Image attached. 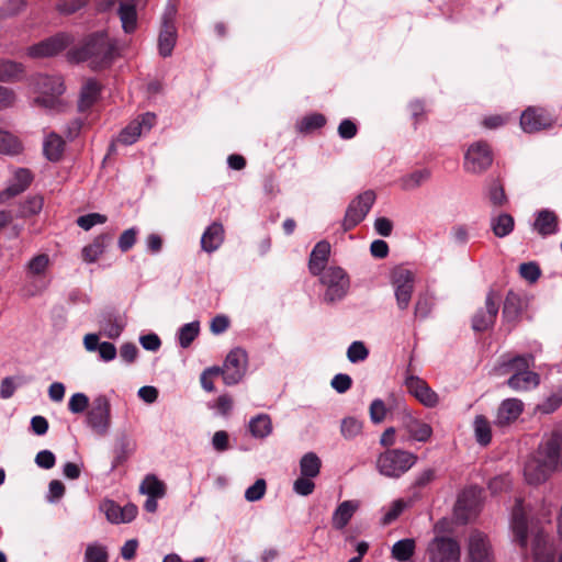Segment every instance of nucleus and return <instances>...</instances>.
<instances>
[{
  "mask_svg": "<svg viewBox=\"0 0 562 562\" xmlns=\"http://www.w3.org/2000/svg\"><path fill=\"white\" fill-rule=\"evenodd\" d=\"M119 56L117 42L105 32H95L88 35L80 46L68 52L70 60L85 61L92 69L108 68Z\"/></svg>",
  "mask_w": 562,
  "mask_h": 562,
  "instance_id": "1",
  "label": "nucleus"
},
{
  "mask_svg": "<svg viewBox=\"0 0 562 562\" xmlns=\"http://www.w3.org/2000/svg\"><path fill=\"white\" fill-rule=\"evenodd\" d=\"M510 527L514 539L526 548L529 533L532 536L533 562H554V547L550 537L542 529H530L522 499H516L512 512Z\"/></svg>",
  "mask_w": 562,
  "mask_h": 562,
  "instance_id": "2",
  "label": "nucleus"
},
{
  "mask_svg": "<svg viewBox=\"0 0 562 562\" xmlns=\"http://www.w3.org/2000/svg\"><path fill=\"white\" fill-rule=\"evenodd\" d=\"M34 91L38 95L34 104L46 110H55L61 103L60 95L65 91L64 80L60 76L37 75L33 78Z\"/></svg>",
  "mask_w": 562,
  "mask_h": 562,
  "instance_id": "3",
  "label": "nucleus"
},
{
  "mask_svg": "<svg viewBox=\"0 0 562 562\" xmlns=\"http://www.w3.org/2000/svg\"><path fill=\"white\" fill-rule=\"evenodd\" d=\"M416 460L412 452L401 449L386 450L379 456L376 469L384 476L400 477L416 463Z\"/></svg>",
  "mask_w": 562,
  "mask_h": 562,
  "instance_id": "4",
  "label": "nucleus"
},
{
  "mask_svg": "<svg viewBox=\"0 0 562 562\" xmlns=\"http://www.w3.org/2000/svg\"><path fill=\"white\" fill-rule=\"evenodd\" d=\"M319 281L325 288L323 301L333 304L341 301L348 293L350 280L347 272L336 266H330L319 274Z\"/></svg>",
  "mask_w": 562,
  "mask_h": 562,
  "instance_id": "5",
  "label": "nucleus"
},
{
  "mask_svg": "<svg viewBox=\"0 0 562 562\" xmlns=\"http://www.w3.org/2000/svg\"><path fill=\"white\" fill-rule=\"evenodd\" d=\"M86 423L93 432L100 436L108 434L111 427V403L106 395L100 394L93 398Z\"/></svg>",
  "mask_w": 562,
  "mask_h": 562,
  "instance_id": "6",
  "label": "nucleus"
},
{
  "mask_svg": "<svg viewBox=\"0 0 562 562\" xmlns=\"http://www.w3.org/2000/svg\"><path fill=\"white\" fill-rule=\"evenodd\" d=\"M493 153L487 143L479 140L469 146L464 154L463 168L467 172L481 175L493 164Z\"/></svg>",
  "mask_w": 562,
  "mask_h": 562,
  "instance_id": "7",
  "label": "nucleus"
},
{
  "mask_svg": "<svg viewBox=\"0 0 562 562\" xmlns=\"http://www.w3.org/2000/svg\"><path fill=\"white\" fill-rule=\"evenodd\" d=\"M375 201V193L372 190L364 191L355 198L348 205L342 220V229L348 232L361 223L370 212Z\"/></svg>",
  "mask_w": 562,
  "mask_h": 562,
  "instance_id": "8",
  "label": "nucleus"
},
{
  "mask_svg": "<svg viewBox=\"0 0 562 562\" xmlns=\"http://www.w3.org/2000/svg\"><path fill=\"white\" fill-rule=\"evenodd\" d=\"M533 454L554 472L559 471L562 467V432L544 436Z\"/></svg>",
  "mask_w": 562,
  "mask_h": 562,
  "instance_id": "9",
  "label": "nucleus"
},
{
  "mask_svg": "<svg viewBox=\"0 0 562 562\" xmlns=\"http://www.w3.org/2000/svg\"><path fill=\"white\" fill-rule=\"evenodd\" d=\"M391 283L394 288L397 307L401 311L407 310L414 291L413 272L406 268L396 267L392 271Z\"/></svg>",
  "mask_w": 562,
  "mask_h": 562,
  "instance_id": "10",
  "label": "nucleus"
},
{
  "mask_svg": "<svg viewBox=\"0 0 562 562\" xmlns=\"http://www.w3.org/2000/svg\"><path fill=\"white\" fill-rule=\"evenodd\" d=\"M247 368V353L240 348H235L227 355L220 375L226 385L237 384L244 376Z\"/></svg>",
  "mask_w": 562,
  "mask_h": 562,
  "instance_id": "11",
  "label": "nucleus"
},
{
  "mask_svg": "<svg viewBox=\"0 0 562 562\" xmlns=\"http://www.w3.org/2000/svg\"><path fill=\"white\" fill-rule=\"evenodd\" d=\"M429 562H459V543L449 537H436L428 544Z\"/></svg>",
  "mask_w": 562,
  "mask_h": 562,
  "instance_id": "12",
  "label": "nucleus"
},
{
  "mask_svg": "<svg viewBox=\"0 0 562 562\" xmlns=\"http://www.w3.org/2000/svg\"><path fill=\"white\" fill-rule=\"evenodd\" d=\"M501 295L494 290L488 291L485 297L484 308L477 310L472 318V328L475 331L487 330L494 325L498 314Z\"/></svg>",
  "mask_w": 562,
  "mask_h": 562,
  "instance_id": "13",
  "label": "nucleus"
},
{
  "mask_svg": "<svg viewBox=\"0 0 562 562\" xmlns=\"http://www.w3.org/2000/svg\"><path fill=\"white\" fill-rule=\"evenodd\" d=\"M71 42L66 33H58L27 48V55L32 58L52 57L64 50Z\"/></svg>",
  "mask_w": 562,
  "mask_h": 562,
  "instance_id": "14",
  "label": "nucleus"
},
{
  "mask_svg": "<svg viewBox=\"0 0 562 562\" xmlns=\"http://www.w3.org/2000/svg\"><path fill=\"white\" fill-rule=\"evenodd\" d=\"M155 123L156 115L147 112L133 120L125 128H123L119 134L116 142L123 145H132L140 135L149 132Z\"/></svg>",
  "mask_w": 562,
  "mask_h": 562,
  "instance_id": "15",
  "label": "nucleus"
},
{
  "mask_svg": "<svg viewBox=\"0 0 562 562\" xmlns=\"http://www.w3.org/2000/svg\"><path fill=\"white\" fill-rule=\"evenodd\" d=\"M553 125V117L540 108L529 106L520 115V126L529 134L551 128Z\"/></svg>",
  "mask_w": 562,
  "mask_h": 562,
  "instance_id": "16",
  "label": "nucleus"
},
{
  "mask_svg": "<svg viewBox=\"0 0 562 562\" xmlns=\"http://www.w3.org/2000/svg\"><path fill=\"white\" fill-rule=\"evenodd\" d=\"M481 490L477 487H469L464 490L458 497L454 506V515L458 520L467 522L476 515L480 507Z\"/></svg>",
  "mask_w": 562,
  "mask_h": 562,
  "instance_id": "17",
  "label": "nucleus"
},
{
  "mask_svg": "<svg viewBox=\"0 0 562 562\" xmlns=\"http://www.w3.org/2000/svg\"><path fill=\"white\" fill-rule=\"evenodd\" d=\"M468 561L494 562L491 543L484 533L480 531L471 532L468 543Z\"/></svg>",
  "mask_w": 562,
  "mask_h": 562,
  "instance_id": "18",
  "label": "nucleus"
},
{
  "mask_svg": "<svg viewBox=\"0 0 562 562\" xmlns=\"http://www.w3.org/2000/svg\"><path fill=\"white\" fill-rule=\"evenodd\" d=\"M408 392L414 395L422 404L427 407H435L439 397L435 391H432L429 385L418 376L408 375L404 382Z\"/></svg>",
  "mask_w": 562,
  "mask_h": 562,
  "instance_id": "19",
  "label": "nucleus"
},
{
  "mask_svg": "<svg viewBox=\"0 0 562 562\" xmlns=\"http://www.w3.org/2000/svg\"><path fill=\"white\" fill-rule=\"evenodd\" d=\"M553 473L555 472L535 454L528 458L524 467L525 480L530 485L544 483Z\"/></svg>",
  "mask_w": 562,
  "mask_h": 562,
  "instance_id": "20",
  "label": "nucleus"
},
{
  "mask_svg": "<svg viewBox=\"0 0 562 562\" xmlns=\"http://www.w3.org/2000/svg\"><path fill=\"white\" fill-rule=\"evenodd\" d=\"M524 403L518 398H506L498 406L494 425L497 427H506L514 423L522 413Z\"/></svg>",
  "mask_w": 562,
  "mask_h": 562,
  "instance_id": "21",
  "label": "nucleus"
},
{
  "mask_svg": "<svg viewBox=\"0 0 562 562\" xmlns=\"http://www.w3.org/2000/svg\"><path fill=\"white\" fill-rule=\"evenodd\" d=\"M102 509L105 513L106 519L112 524H126L131 522L137 515V507L128 503L121 507L113 501L104 502Z\"/></svg>",
  "mask_w": 562,
  "mask_h": 562,
  "instance_id": "22",
  "label": "nucleus"
},
{
  "mask_svg": "<svg viewBox=\"0 0 562 562\" xmlns=\"http://www.w3.org/2000/svg\"><path fill=\"white\" fill-rule=\"evenodd\" d=\"M402 428L413 440L420 442H426L432 435L431 426L414 417L411 413L403 414Z\"/></svg>",
  "mask_w": 562,
  "mask_h": 562,
  "instance_id": "23",
  "label": "nucleus"
},
{
  "mask_svg": "<svg viewBox=\"0 0 562 562\" xmlns=\"http://www.w3.org/2000/svg\"><path fill=\"white\" fill-rule=\"evenodd\" d=\"M137 4L138 0H120L119 2L117 14L126 34H131L137 29Z\"/></svg>",
  "mask_w": 562,
  "mask_h": 562,
  "instance_id": "24",
  "label": "nucleus"
},
{
  "mask_svg": "<svg viewBox=\"0 0 562 562\" xmlns=\"http://www.w3.org/2000/svg\"><path fill=\"white\" fill-rule=\"evenodd\" d=\"M169 14L172 15V12H170ZM176 38H177V32H176V26L172 22V18L171 16L168 18L166 14L164 18L162 26H161L159 37H158L159 54L162 57H168L171 55L172 49L176 44Z\"/></svg>",
  "mask_w": 562,
  "mask_h": 562,
  "instance_id": "25",
  "label": "nucleus"
},
{
  "mask_svg": "<svg viewBox=\"0 0 562 562\" xmlns=\"http://www.w3.org/2000/svg\"><path fill=\"white\" fill-rule=\"evenodd\" d=\"M33 180L29 169L19 168L14 171L13 178L9 187L1 192L0 199L5 201L25 191Z\"/></svg>",
  "mask_w": 562,
  "mask_h": 562,
  "instance_id": "26",
  "label": "nucleus"
},
{
  "mask_svg": "<svg viewBox=\"0 0 562 562\" xmlns=\"http://www.w3.org/2000/svg\"><path fill=\"white\" fill-rule=\"evenodd\" d=\"M224 235L223 225L218 222H213L202 234L201 248L209 254L214 252L223 244Z\"/></svg>",
  "mask_w": 562,
  "mask_h": 562,
  "instance_id": "27",
  "label": "nucleus"
},
{
  "mask_svg": "<svg viewBox=\"0 0 562 562\" xmlns=\"http://www.w3.org/2000/svg\"><path fill=\"white\" fill-rule=\"evenodd\" d=\"M330 254V245L329 243L322 240L318 241L315 247L313 248L310 261H308V269L312 274L319 276L321 273L326 270V263L328 261V257Z\"/></svg>",
  "mask_w": 562,
  "mask_h": 562,
  "instance_id": "28",
  "label": "nucleus"
},
{
  "mask_svg": "<svg viewBox=\"0 0 562 562\" xmlns=\"http://www.w3.org/2000/svg\"><path fill=\"white\" fill-rule=\"evenodd\" d=\"M539 383V374L530 370L515 372L507 380V385L516 392H526L532 390L537 387Z\"/></svg>",
  "mask_w": 562,
  "mask_h": 562,
  "instance_id": "29",
  "label": "nucleus"
},
{
  "mask_svg": "<svg viewBox=\"0 0 562 562\" xmlns=\"http://www.w3.org/2000/svg\"><path fill=\"white\" fill-rule=\"evenodd\" d=\"M533 229L541 236L555 234L558 232V216L553 211L541 210L536 213Z\"/></svg>",
  "mask_w": 562,
  "mask_h": 562,
  "instance_id": "30",
  "label": "nucleus"
},
{
  "mask_svg": "<svg viewBox=\"0 0 562 562\" xmlns=\"http://www.w3.org/2000/svg\"><path fill=\"white\" fill-rule=\"evenodd\" d=\"M533 363L532 355H522L516 356L513 358H504L502 362L495 368L496 372L499 375L508 374L510 372H521L529 370L530 366Z\"/></svg>",
  "mask_w": 562,
  "mask_h": 562,
  "instance_id": "31",
  "label": "nucleus"
},
{
  "mask_svg": "<svg viewBox=\"0 0 562 562\" xmlns=\"http://www.w3.org/2000/svg\"><path fill=\"white\" fill-rule=\"evenodd\" d=\"M359 508L358 501H345L333 513L331 524L337 530L344 529Z\"/></svg>",
  "mask_w": 562,
  "mask_h": 562,
  "instance_id": "32",
  "label": "nucleus"
},
{
  "mask_svg": "<svg viewBox=\"0 0 562 562\" xmlns=\"http://www.w3.org/2000/svg\"><path fill=\"white\" fill-rule=\"evenodd\" d=\"M65 149V140L58 134L52 132L43 140V153L49 161H58Z\"/></svg>",
  "mask_w": 562,
  "mask_h": 562,
  "instance_id": "33",
  "label": "nucleus"
},
{
  "mask_svg": "<svg viewBox=\"0 0 562 562\" xmlns=\"http://www.w3.org/2000/svg\"><path fill=\"white\" fill-rule=\"evenodd\" d=\"M25 68L23 64L0 58V82H13L23 78Z\"/></svg>",
  "mask_w": 562,
  "mask_h": 562,
  "instance_id": "34",
  "label": "nucleus"
},
{
  "mask_svg": "<svg viewBox=\"0 0 562 562\" xmlns=\"http://www.w3.org/2000/svg\"><path fill=\"white\" fill-rule=\"evenodd\" d=\"M490 226L496 237L504 238L514 231L515 220L508 213H499L491 217Z\"/></svg>",
  "mask_w": 562,
  "mask_h": 562,
  "instance_id": "35",
  "label": "nucleus"
},
{
  "mask_svg": "<svg viewBox=\"0 0 562 562\" xmlns=\"http://www.w3.org/2000/svg\"><path fill=\"white\" fill-rule=\"evenodd\" d=\"M101 87L94 79H88L81 87L79 98V110L85 111L89 109L99 98Z\"/></svg>",
  "mask_w": 562,
  "mask_h": 562,
  "instance_id": "36",
  "label": "nucleus"
},
{
  "mask_svg": "<svg viewBox=\"0 0 562 562\" xmlns=\"http://www.w3.org/2000/svg\"><path fill=\"white\" fill-rule=\"evenodd\" d=\"M111 241V236L108 234L99 235L93 239V241L89 245H87L82 249V257L85 261L87 262H94L97 261L102 254L104 252L106 246Z\"/></svg>",
  "mask_w": 562,
  "mask_h": 562,
  "instance_id": "37",
  "label": "nucleus"
},
{
  "mask_svg": "<svg viewBox=\"0 0 562 562\" xmlns=\"http://www.w3.org/2000/svg\"><path fill=\"white\" fill-rule=\"evenodd\" d=\"M249 431L252 437L263 439L272 432L271 418L267 414H259L249 422Z\"/></svg>",
  "mask_w": 562,
  "mask_h": 562,
  "instance_id": "38",
  "label": "nucleus"
},
{
  "mask_svg": "<svg viewBox=\"0 0 562 562\" xmlns=\"http://www.w3.org/2000/svg\"><path fill=\"white\" fill-rule=\"evenodd\" d=\"M415 548V540L412 538L398 540L391 549L392 558L400 562L408 561L414 555Z\"/></svg>",
  "mask_w": 562,
  "mask_h": 562,
  "instance_id": "39",
  "label": "nucleus"
},
{
  "mask_svg": "<svg viewBox=\"0 0 562 562\" xmlns=\"http://www.w3.org/2000/svg\"><path fill=\"white\" fill-rule=\"evenodd\" d=\"M322 461L314 452L305 453L300 460V472L303 476L316 477L321 472Z\"/></svg>",
  "mask_w": 562,
  "mask_h": 562,
  "instance_id": "40",
  "label": "nucleus"
},
{
  "mask_svg": "<svg viewBox=\"0 0 562 562\" xmlns=\"http://www.w3.org/2000/svg\"><path fill=\"white\" fill-rule=\"evenodd\" d=\"M474 436L481 446H487L492 439L491 424L483 415H477L473 422Z\"/></svg>",
  "mask_w": 562,
  "mask_h": 562,
  "instance_id": "41",
  "label": "nucleus"
},
{
  "mask_svg": "<svg viewBox=\"0 0 562 562\" xmlns=\"http://www.w3.org/2000/svg\"><path fill=\"white\" fill-rule=\"evenodd\" d=\"M125 327L124 321L119 316L109 315L101 321V329L104 336L111 339L117 338Z\"/></svg>",
  "mask_w": 562,
  "mask_h": 562,
  "instance_id": "42",
  "label": "nucleus"
},
{
  "mask_svg": "<svg viewBox=\"0 0 562 562\" xmlns=\"http://www.w3.org/2000/svg\"><path fill=\"white\" fill-rule=\"evenodd\" d=\"M142 494L154 497H164L166 486L155 475H147L139 486Z\"/></svg>",
  "mask_w": 562,
  "mask_h": 562,
  "instance_id": "43",
  "label": "nucleus"
},
{
  "mask_svg": "<svg viewBox=\"0 0 562 562\" xmlns=\"http://www.w3.org/2000/svg\"><path fill=\"white\" fill-rule=\"evenodd\" d=\"M429 178L430 171L428 169L416 170L401 179V187L405 191H411L420 187Z\"/></svg>",
  "mask_w": 562,
  "mask_h": 562,
  "instance_id": "44",
  "label": "nucleus"
},
{
  "mask_svg": "<svg viewBox=\"0 0 562 562\" xmlns=\"http://www.w3.org/2000/svg\"><path fill=\"white\" fill-rule=\"evenodd\" d=\"M200 333L199 322H191L181 326L178 330L179 345L182 348H188Z\"/></svg>",
  "mask_w": 562,
  "mask_h": 562,
  "instance_id": "45",
  "label": "nucleus"
},
{
  "mask_svg": "<svg viewBox=\"0 0 562 562\" xmlns=\"http://www.w3.org/2000/svg\"><path fill=\"white\" fill-rule=\"evenodd\" d=\"M22 150L20 140L11 133L0 130V153L15 155Z\"/></svg>",
  "mask_w": 562,
  "mask_h": 562,
  "instance_id": "46",
  "label": "nucleus"
},
{
  "mask_svg": "<svg viewBox=\"0 0 562 562\" xmlns=\"http://www.w3.org/2000/svg\"><path fill=\"white\" fill-rule=\"evenodd\" d=\"M26 8V0H4L0 4V19H9L20 14Z\"/></svg>",
  "mask_w": 562,
  "mask_h": 562,
  "instance_id": "47",
  "label": "nucleus"
},
{
  "mask_svg": "<svg viewBox=\"0 0 562 562\" xmlns=\"http://www.w3.org/2000/svg\"><path fill=\"white\" fill-rule=\"evenodd\" d=\"M106 548L99 543H90L86 548L85 562H108Z\"/></svg>",
  "mask_w": 562,
  "mask_h": 562,
  "instance_id": "48",
  "label": "nucleus"
},
{
  "mask_svg": "<svg viewBox=\"0 0 562 562\" xmlns=\"http://www.w3.org/2000/svg\"><path fill=\"white\" fill-rule=\"evenodd\" d=\"M340 431L344 438L352 439L361 434L362 423L355 417H346L341 420Z\"/></svg>",
  "mask_w": 562,
  "mask_h": 562,
  "instance_id": "49",
  "label": "nucleus"
},
{
  "mask_svg": "<svg viewBox=\"0 0 562 562\" xmlns=\"http://www.w3.org/2000/svg\"><path fill=\"white\" fill-rule=\"evenodd\" d=\"M407 507V503L403 499L394 501L389 507L384 508V515L382 517L383 525H390L396 520L400 515Z\"/></svg>",
  "mask_w": 562,
  "mask_h": 562,
  "instance_id": "50",
  "label": "nucleus"
},
{
  "mask_svg": "<svg viewBox=\"0 0 562 562\" xmlns=\"http://www.w3.org/2000/svg\"><path fill=\"white\" fill-rule=\"evenodd\" d=\"M369 356V350L362 341H353L347 349V358L351 363L364 361Z\"/></svg>",
  "mask_w": 562,
  "mask_h": 562,
  "instance_id": "51",
  "label": "nucleus"
},
{
  "mask_svg": "<svg viewBox=\"0 0 562 562\" xmlns=\"http://www.w3.org/2000/svg\"><path fill=\"white\" fill-rule=\"evenodd\" d=\"M50 263L49 256L40 254L33 257L27 263V270L33 276H42Z\"/></svg>",
  "mask_w": 562,
  "mask_h": 562,
  "instance_id": "52",
  "label": "nucleus"
},
{
  "mask_svg": "<svg viewBox=\"0 0 562 562\" xmlns=\"http://www.w3.org/2000/svg\"><path fill=\"white\" fill-rule=\"evenodd\" d=\"M325 123V116L323 114L315 113L303 117L299 123L297 128L300 132H311L313 130L321 128Z\"/></svg>",
  "mask_w": 562,
  "mask_h": 562,
  "instance_id": "53",
  "label": "nucleus"
},
{
  "mask_svg": "<svg viewBox=\"0 0 562 562\" xmlns=\"http://www.w3.org/2000/svg\"><path fill=\"white\" fill-rule=\"evenodd\" d=\"M89 0H57L56 10L65 15L74 14L88 4Z\"/></svg>",
  "mask_w": 562,
  "mask_h": 562,
  "instance_id": "54",
  "label": "nucleus"
},
{
  "mask_svg": "<svg viewBox=\"0 0 562 562\" xmlns=\"http://www.w3.org/2000/svg\"><path fill=\"white\" fill-rule=\"evenodd\" d=\"M89 407V397L85 393H75L68 402V409L72 414H81Z\"/></svg>",
  "mask_w": 562,
  "mask_h": 562,
  "instance_id": "55",
  "label": "nucleus"
},
{
  "mask_svg": "<svg viewBox=\"0 0 562 562\" xmlns=\"http://www.w3.org/2000/svg\"><path fill=\"white\" fill-rule=\"evenodd\" d=\"M106 216L100 213H89L77 218V224L85 231L91 229L95 225L104 224Z\"/></svg>",
  "mask_w": 562,
  "mask_h": 562,
  "instance_id": "56",
  "label": "nucleus"
},
{
  "mask_svg": "<svg viewBox=\"0 0 562 562\" xmlns=\"http://www.w3.org/2000/svg\"><path fill=\"white\" fill-rule=\"evenodd\" d=\"M488 199L494 206H503L507 203L504 188L498 181H494L490 187Z\"/></svg>",
  "mask_w": 562,
  "mask_h": 562,
  "instance_id": "57",
  "label": "nucleus"
},
{
  "mask_svg": "<svg viewBox=\"0 0 562 562\" xmlns=\"http://www.w3.org/2000/svg\"><path fill=\"white\" fill-rule=\"evenodd\" d=\"M562 405V389L547 397L539 406L541 413L550 414Z\"/></svg>",
  "mask_w": 562,
  "mask_h": 562,
  "instance_id": "58",
  "label": "nucleus"
},
{
  "mask_svg": "<svg viewBox=\"0 0 562 562\" xmlns=\"http://www.w3.org/2000/svg\"><path fill=\"white\" fill-rule=\"evenodd\" d=\"M266 488V481L263 479H258L251 486L246 490L245 498L248 502H257L263 497Z\"/></svg>",
  "mask_w": 562,
  "mask_h": 562,
  "instance_id": "59",
  "label": "nucleus"
},
{
  "mask_svg": "<svg viewBox=\"0 0 562 562\" xmlns=\"http://www.w3.org/2000/svg\"><path fill=\"white\" fill-rule=\"evenodd\" d=\"M313 477L301 475L293 483V491L302 496H308L314 492L315 484Z\"/></svg>",
  "mask_w": 562,
  "mask_h": 562,
  "instance_id": "60",
  "label": "nucleus"
},
{
  "mask_svg": "<svg viewBox=\"0 0 562 562\" xmlns=\"http://www.w3.org/2000/svg\"><path fill=\"white\" fill-rule=\"evenodd\" d=\"M370 418L372 423L380 424L384 420L386 416V406L385 403L381 398H375L372 401L370 405Z\"/></svg>",
  "mask_w": 562,
  "mask_h": 562,
  "instance_id": "61",
  "label": "nucleus"
},
{
  "mask_svg": "<svg viewBox=\"0 0 562 562\" xmlns=\"http://www.w3.org/2000/svg\"><path fill=\"white\" fill-rule=\"evenodd\" d=\"M43 207V199L40 196H33L26 200L22 206L20 214L21 216H31L41 212Z\"/></svg>",
  "mask_w": 562,
  "mask_h": 562,
  "instance_id": "62",
  "label": "nucleus"
},
{
  "mask_svg": "<svg viewBox=\"0 0 562 562\" xmlns=\"http://www.w3.org/2000/svg\"><path fill=\"white\" fill-rule=\"evenodd\" d=\"M519 273L525 280L536 282L539 279L541 271L536 262H524L519 266Z\"/></svg>",
  "mask_w": 562,
  "mask_h": 562,
  "instance_id": "63",
  "label": "nucleus"
},
{
  "mask_svg": "<svg viewBox=\"0 0 562 562\" xmlns=\"http://www.w3.org/2000/svg\"><path fill=\"white\" fill-rule=\"evenodd\" d=\"M35 463L42 469L49 470L56 463L55 454L50 450H41L35 457Z\"/></svg>",
  "mask_w": 562,
  "mask_h": 562,
  "instance_id": "64",
  "label": "nucleus"
}]
</instances>
